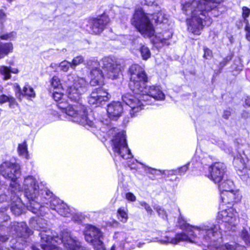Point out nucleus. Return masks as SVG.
Instances as JSON below:
<instances>
[{
  "mask_svg": "<svg viewBox=\"0 0 250 250\" xmlns=\"http://www.w3.org/2000/svg\"><path fill=\"white\" fill-rule=\"evenodd\" d=\"M7 197L5 194H2L0 195V202H3L5 201H7Z\"/></svg>",
  "mask_w": 250,
  "mask_h": 250,
  "instance_id": "52",
  "label": "nucleus"
},
{
  "mask_svg": "<svg viewBox=\"0 0 250 250\" xmlns=\"http://www.w3.org/2000/svg\"><path fill=\"white\" fill-rule=\"evenodd\" d=\"M83 235L86 241L92 245L95 250H105L104 237L98 228L87 225L83 231Z\"/></svg>",
  "mask_w": 250,
  "mask_h": 250,
  "instance_id": "13",
  "label": "nucleus"
},
{
  "mask_svg": "<svg viewBox=\"0 0 250 250\" xmlns=\"http://www.w3.org/2000/svg\"><path fill=\"white\" fill-rule=\"evenodd\" d=\"M18 151L19 155L26 159H28L29 155L27 151V145L25 142L19 145Z\"/></svg>",
  "mask_w": 250,
  "mask_h": 250,
  "instance_id": "30",
  "label": "nucleus"
},
{
  "mask_svg": "<svg viewBox=\"0 0 250 250\" xmlns=\"http://www.w3.org/2000/svg\"><path fill=\"white\" fill-rule=\"evenodd\" d=\"M71 219L75 222H79L81 220L80 217L77 214H74V213L72 211L71 216L70 217Z\"/></svg>",
  "mask_w": 250,
  "mask_h": 250,
  "instance_id": "50",
  "label": "nucleus"
},
{
  "mask_svg": "<svg viewBox=\"0 0 250 250\" xmlns=\"http://www.w3.org/2000/svg\"><path fill=\"white\" fill-rule=\"evenodd\" d=\"M72 79V77L71 76H68V81H70V79Z\"/></svg>",
  "mask_w": 250,
  "mask_h": 250,
  "instance_id": "60",
  "label": "nucleus"
},
{
  "mask_svg": "<svg viewBox=\"0 0 250 250\" xmlns=\"http://www.w3.org/2000/svg\"><path fill=\"white\" fill-rule=\"evenodd\" d=\"M6 210L5 207L0 210V226H3L2 223L7 221L9 219V217L4 213Z\"/></svg>",
  "mask_w": 250,
  "mask_h": 250,
  "instance_id": "37",
  "label": "nucleus"
},
{
  "mask_svg": "<svg viewBox=\"0 0 250 250\" xmlns=\"http://www.w3.org/2000/svg\"><path fill=\"white\" fill-rule=\"evenodd\" d=\"M29 224L31 227L41 231V246L43 250H52L55 248V245L52 244V241L55 236V232L46 227V220L41 218H32Z\"/></svg>",
  "mask_w": 250,
  "mask_h": 250,
  "instance_id": "8",
  "label": "nucleus"
},
{
  "mask_svg": "<svg viewBox=\"0 0 250 250\" xmlns=\"http://www.w3.org/2000/svg\"><path fill=\"white\" fill-rule=\"evenodd\" d=\"M16 193L14 192H11L12 194V197H11L10 200L12 203L10 205V209L11 211L16 215H20L22 211L23 204L20 198L16 195L18 192Z\"/></svg>",
  "mask_w": 250,
  "mask_h": 250,
  "instance_id": "25",
  "label": "nucleus"
},
{
  "mask_svg": "<svg viewBox=\"0 0 250 250\" xmlns=\"http://www.w3.org/2000/svg\"><path fill=\"white\" fill-rule=\"evenodd\" d=\"M13 49V44L11 42L0 44V59L12 52Z\"/></svg>",
  "mask_w": 250,
  "mask_h": 250,
  "instance_id": "26",
  "label": "nucleus"
},
{
  "mask_svg": "<svg viewBox=\"0 0 250 250\" xmlns=\"http://www.w3.org/2000/svg\"><path fill=\"white\" fill-rule=\"evenodd\" d=\"M0 173L6 179L11 180L10 190L12 192L16 193L21 190L20 185L16 180L20 175V166L10 162H5L0 166Z\"/></svg>",
  "mask_w": 250,
  "mask_h": 250,
  "instance_id": "10",
  "label": "nucleus"
},
{
  "mask_svg": "<svg viewBox=\"0 0 250 250\" xmlns=\"http://www.w3.org/2000/svg\"><path fill=\"white\" fill-rule=\"evenodd\" d=\"M67 208L68 209H62L63 211L65 213H66V215H62L63 217H69L71 216L72 215V210L70 209V208H69V207L67 205Z\"/></svg>",
  "mask_w": 250,
  "mask_h": 250,
  "instance_id": "48",
  "label": "nucleus"
},
{
  "mask_svg": "<svg viewBox=\"0 0 250 250\" xmlns=\"http://www.w3.org/2000/svg\"><path fill=\"white\" fill-rule=\"evenodd\" d=\"M59 67L62 71L67 72L70 67L71 68V63L67 61H63L59 64Z\"/></svg>",
  "mask_w": 250,
  "mask_h": 250,
  "instance_id": "38",
  "label": "nucleus"
},
{
  "mask_svg": "<svg viewBox=\"0 0 250 250\" xmlns=\"http://www.w3.org/2000/svg\"><path fill=\"white\" fill-rule=\"evenodd\" d=\"M109 22L108 17H98L93 18L89 24L93 33H100Z\"/></svg>",
  "mask_w": 250,
  "mask_h": 250,
  "instance_id": "21",
  "label": "nucleus"
},
{
  "mask_svg": "<svg viewBox=\"0 0 250 250\" xmlns=\"http://www.w3.org/2000/svg\"><path fill=\"white\" fill-rule=\"evenodd\" d=\"M224 247L227 250H239V246L233 243L232 244H226Z\"/></svg>",
  "mask_w": 250,
  "mask_h": 250,
  "instance_id": "44",
  "label": "nucleus"
},
{
  "mask_svg": "<svg viewBox=\"0 0 250 250\" xmlns=\"http://www.w3.org/2000/svg\"><path fill=\"white\" fill-rule=\"evenodd\" d=\"M145 243H141V242H139L138 244H137V247L138 248H141L143 246V245H144Z\"/></svg>",
  "mask_w": 250,
  "mask_h": 250,
  "instance_id": "59",
  "label": "nucleus"
},
{
  "mask_svg": "<svg viewBox=\"0 0 250 250\" xmlns=\"http://www.w3.org/2000/svg\"><path fill=\"white\" fill-rule=\"evenodd\" d=\"M22 189L28 200L27 208L34 214L43 216L50 208L56 210L60 215H66L62 209H68L67 205L60 199L53 196L46 189H41L35 178L31 176L24 178Z\"/></svg>",
  "mask_w": 250,
  "mask_h": 250,
  "instance_id": "1",
  "label": "nucleus"
},
{
  "mask_svg": "<svg viewBox=\"0 0 250 250\" xmlns=\"http://www.w3.org/2000/svg\"><path fill=\"white\" fill-rule=\"evenodd\" d=\"M224 0H193L186 2L182 6L184 14L191 16H205Z\"/></svg>",
  "mask_w": 250,
  "mask_h": 250,
  "instance_id": "7",
  "label": "nucleus"
},
{
  "mask_svg": "<svg viewBox=\"0 0 250 250\" xmlns=\"http://www.w3.org/2000/svg\"><path fill=\"white\" fill-rule=\"evenodd\" d=\"M9 238L7 235L0 233V250H3L4 248H6L5 243Z\"/></svg>",
  "mask_w": 250,
  "mask_h": 250,
  "instance_id": "40",
  "label": "nucleus"
},
{
  "mask_svg": "<svg viewBox=\"0 0 250 250\" xmlns=\"http://www.w3.org/2000/svg\"><path fill=\"white\" fill-rule=\"evenodd\" d=\"M199 239L202 244L207 247L218 248L222 242V233L218 225L206 222L200 225L188 228L182 233H177L175 237L170 238L167 235L156 237L152 240L148 239V242H158L162 244H171L176 245L180 242H189L198 243Z\"/></svg>",
  "mask_w": 250,
  "mask_h": 250,
  "instance_id": "2",
  "label": "nucleus"
},
{
  "mask_svg": "<svg viewBox=\"0 0 250 250\" xmlns=\"http://www.w3.org/2000/svg\"><path fill=\"white\" fill-rule=\"evenodd\" d=\"M111 131H112V132L113 131L115 132V131H116V128H114V129H112V130H111Z\"/></svg>",
  "mask_w": 250,
  "mask_h": 250,
  "instance_id": "61",
  "label": "nucleus"
},
{
  "mask_svg": "<svg viewBox=\"0 0 250 250\" xmlns=\"http://www.w3.org/2000/svg\"><path fill=\"white\" fill-rule=\"evenodd\" d=\"M233 165L239 170L244 168L250 169V160H248L246 155L243 153H239L234 158Z\"/></svg>",
  "mask_w": 250,
  "mask_h": 250,
  "instance_id": "24",
  "label": "nucleus"
},
{
  "mask_svg": "<svg viewBox=\"0 0 250 250\" xmlns=\"http://www.w3.org/2000/svg\"><path fill=\"white\" fill-rule=\"evenodd\" d=\"M52 241L55 245L52 250L58 248L57 245L62 243L67 250H89L83 247L79 239L67 229L62 230L60 237L55 236Z\"/></svg>",
  "mask_w": 250,
  "mask_h": 250,
  "instance_id": "11",
  "label": "nucleus"
},
{
  "mask_svg": "<svg viewBox=\"0 0 250 250\" xmlns=\"http://www.w3.org/2000/svg\"><path fill=\"white\" fill-rule=\"evenodd\" d=\"M84 59L83 56H78L73 59L71 63V68L74 69L75 67L83 62Z\"/></svg>",
  "mask_w": 250,
  "mask_h": 250,
  "instance_id": "35",
  "label": "nucleus"
},
{
  "mask_svg": "<svg viewBox=\"0 0 250 250\" xmlns=\"http://www.w3.org/2000/svg\"><path fill=\"white\" fill-rule=\"evenodd\" d=\"M144 89L140 93L134 95L126 93L122 96V100L130 107V114L132 117L144 108L145 103L150 104L151 99L155 100H163L165 94L158 86H143Z\"/></svg>",
  "mask_w": 250,
  "mask_h": 250,
  "instance_id": "4",
  "label": "nucleus"
},
{
  "mask_svg": "<svg viewBox=\"0 0 250 250\" xmlns=\"http://www.w3.org/2000/svg\"><path fill=\"white\" fill-rule=\"evenodd\" d=\"M107 113L109 118L117 120L123 112V107L119 102H112L107 106Z\"/></svg>",
  "mask_w": 250,
  "mask_h": 250,
  "instance_id": "23",
  "label": "nucleus"
},
{
  "mask_svg": "<svg viewBox=\"0 0 250 250\" xmlns=\"http://www.w3.org/2000/svg\"><path fill=\"white\" fill-rule=\"evenodd\" d=\"M51 85L54 88L60 90L62 88V84L60 79L57 76H54L51 81Z\"/></svg>",
  "mask_w": 250,
  "mask_h": 250,
  "instance_id": "36",
  "label": "nucleus"
},
{
  "mask_svg": "<svg viewBox=\"0 0 250 250\" xmlns=\"http://www.w3.org/2000/svg\"><path fill=\"white\" fill-rule=\"evenodd\" d=\"M118 219L122 222H126L128 219V215L125 208H120L118 210Z\"/></svg>",
  "mask_w": 250,
  "mask_h": 250,
  "instance_id": "34",
  "label": "nucleus"
},
{
  "mask_svg": "<svg viewBox=\"0 0 250 250\" xmlns=\"http://www.w3.org/2000/svg\"><path fill=\"white\" fill-rule=\"evenodd\" d=\"M110 99L108 93L102 88L94 89L88 97V103L91 105L99 106Z\"/></svg>",
  "mask_w": 250,
  "mask_h": 250,
  "instance_id": "20",
  "label": "nucleus"
},
{
  "mask_svg": "<svg viewBox=\"0 0 250 250\" xmlns=\"http://www.w3.org/2000/svg\"><path fill=\"white\" fill-rule=\"evenodd\" d=\"M112 150L116 155L123 159L133 157L130 150L127 146L126 137L124 131L118 132L112 140Z\"/></svg>",
  "mask_w": 250,
  "mask_h": 250,
  "instance_id": "14",
  "label": "nucleus"
},
{
  "mask_svg": "<svg viewBox=\"0 0 250 250\" xmlns=\"http://www.w3.org/2000/svg\"><path fill=\"white\" fill-rule=\"evenodd\" d=\"M35 250H39V249H35Z\"/></svg>",
  "mask_w": 250,
  "mask_h": 250,
  "instance_id": "62",
  "label": "nucleus"
},
{
  "mask_svg": "<svg viewBox=\"0 0 250 250\" xmlns=\"http://www.w3.org/2000/svg\"><path fill=\"white\" fill-rule=\"evenodd\" d=\"M7 249L8 250H22V247L16 238H12L10 241Z\"/></svg>",
  "mask_w": 250,
  "mask_h": 250,
  "instance_id": "31",
  "label": "nucleus"
},
{
  "mask_svg": "<svg viewBox=\"0 0 250 250\" xmlns=\"http://www.w3.org/2000/svg\"><path fill=\"white\" fill-rule=\"evenodd\" d=\"M250 14V9L246 6L242 8L243 16H249Z\"/></svg>",
  "mask_w": 250,
  "mask_h": 250,
  "instance_id": "49",
  "label": "nucleus"
},
{
  "mask_svg": "<svg viewBox=\"0 0 250 250\" xmlns=\"http://www.w3.org/2000/svg\"><path fill=\"white\" fill-rule=\"evenodd\" d=\"M217 184L223 203L231 204L240 201L241 195L239 191L233 189L234 186L233 182L227 179V177L224 180Z\"/></svg>",
  "mask_w": 250,
  "mask_h": 250,
  "instance_id": "12",
  "label": "nucleus"
},
{
  "mask_svg": "<svg viewBox=\"0 0 250 250\" xmlns=\"http://www.w3.org/2000/svg\"><path fill=\"white\" fill-rule=\"evenodd\" d=\"M6 102L9 103V106L12 107L16 104L15 99L12 96L2 95L0 96V104H3Z\"/></svg>",
  "mask_w": 250,
  "mask_h": 250,
  "instance_id": "33",
  "label": "nucleus"
},
{
  "mask_svg": "<svg viewBox=\"0 0 250 250\" xmlns=\"http://www.w3.org/2000/svg\"><path fill=\"white\" fill-rule=\"evenodd\" d=\"M126 199L130 201L134 202L136 200V196L131 192H128L125 195Z\"/></svg>",
  "mask_w": 250,
  "mask_h": 250,
  "instance_id": "47",
  "label": "nucleus"
},
{
  "mask_svg": "<svg viewBox=\"0 0 250 250\" xmlns=\"http://www.w3.org/2000/svg\"><path fill=\"white\" fill-rule=\"evenodd\" d=\"M0 72L3 76L4 80H8L11 78V73L16 74L18 72V70L16 68H11L5 66H1L0 67Z\"/></svg>",
  "mask_w": 250,
  "mask_h": 250,
  "instance_id": "27",
  "label": "nucleus"
},
{
  "mask_svg": "<svg viewBox=\"0 0 250 250\" xmlns=\"http://www.w3.org/2000/svg\"><path fill=\"white\" fill-rule=\"evenodd\" d=\"M217 219L225 223L224 226L226 228V231H234L239 221L237 212L232 208H229L219 211L217 215Z\"/></svg>",
  "mask_w": 250,
  "mask_h": 250,
  "instance_id": "16",
  "label": "nucleus"
},
{
  "mask_svg": "<svg viewBox=\"0 0 250 250\" xmlns=\"http://www.w3.org/2000/svg\"><path fill=\"white\" fill-rule=\"evenodd\" d=\"M130 82L129 86L134 94L142 91L147 81L144 69L138 64L132 65L129 69Z\"/></svg>",
  "mask_w": 250,
  "mask_h": 250,
  "instance_id": "9",
  "label": "nucleus"
},
{
  "mask_svg": "<svg viewBox=\"0 0 250 250\" xmlns=\"http://www.w3.org/2000/svg\"><path fill=\"white\" fill-rule=\"evenodd\" d=\"M17 88L19 89L20 93L22 95L26 96L29 97H35V93L34 91V89L29 85H25L23 88L22 91L21 90L19 85H17Z\"/></svg>",
  "mask_w": 250,
  "mask_h": 250,
  "instance_id": "28",
  "label": "nucleus"
},
{
  "mask_svg": "<svg viewBox=\"0 0 250 250\" xmlns=\"http://www.w3.org/2000/svg\"><path fill=\"white\" fill-rule=\"evenodd\" d=\"M134 16H146L143 8L140 6H137L135 9Z\"/></svg>",
  "mask_w": 250,
  "mask_h": 250,
  "instance_id": "43",
  "label": "nucleus"
},
{
  "mask_svg": "<svg viewBox=\"0 0 250 250\" xmlns=\"http://www.w3.org/2000/svg\"><path fill=\"white\" fill-rule=\"evenodd\" d=\"M145 3L148 5H152L154 4V1H147L146 0V2Z\"/></svg>",
  "mask_w": 250,
  "mask_h": 250,
  "instance_id": "58",
  "label": "nucleus"
},
{
  "mask_svg": "<svg viewBox=\"0 0 250 250\" xmlns=\"http://www.w3.org/2000/svg\"><path fill=\"white\" fill-rule=\"evenodd\" d=\"M16 37V32L13 31L8 34L1 35L0 38L4 40H14Z\"/></svg>",
  "mask_w": 250,
  "mask_h": 250,
  "instance_id": "39",
  "label": "nucleus"
},
{
  "mask_svg": "<svg viewBox=\"0 0 250 250\" xmlns=\"http://www.w3.org/2000/svg\"><path fill=\"white\" fill-rule=\"evenodd\" d=\"M53 97L55 101L58 102V108L62 112H65L68 116L73 117L74 122L86 127L94 126L93 117L91 114L87 113L86 107L84 105L79 103L74 105H68L65 101L64 95L61 92L54 91Z\"/></svg>",
  "mask_w": 250,
  "mask_h": 250,
  "instance_id": "5",
  "label": "nucleus"
},
{
  "mask_svg": "<svg viewBox=\"0 0 250 250\" xmlns=\"http://www.w3.org/2000/svg\"><path fill=\"white\" fill-rule=\"evenodd\" d=\"M212 22L210 17H205L204 19L200 17H190L187 20L188 29L195 35H200L204 26H209Z\"/></svg>",
  "mask_w": 250,
  "mask_h": 250,
  "instance_id": "17",
  "label": "nucleus"
},
{
  "mask_svg": "<svg viewBox=\"0 0 250 250\" xmlns=\"http://www.w3.org/2000/svg\"><path fill=\"white\" fill-rule=\"evenodd\" d=\"M153 171H154V172H151V173H153V174H159V173L160 174H164L165 173V171H162V170H154V169H152Z\"/></svg>",
  "mask_w": 250,
  "mask_h": 250,
  "instance_id": "55",
  "label": "nucleus"
},
{
  "mask_svg": "<svg viewBox=\"0 0 250 250\" xmlns=\"http://www.w3.org/2000/svg\"><path fill=\"white\" fill-rule=\"evenodd\" d=\"M245 104L248 106H250V97L247 96L245 99Z\"/></svg>",
  "mask_w": 250,
  "mask_h": 250,
  "instance_id": "56",
  "label": "nucleus"
},
{
  "mask_svg": "<svg viewBox=\"0 0 250 250\" xmlns=\"http://www.w3.org/2000/svg\"><path fill=\"white\" fill-rule=\"evenodd\" d=\"M204 57L206 58V59H208L209 58H211L212 56V52L211 50H210L209 49L204 47Z\"/></svg>",
  "mask_w": 250,
  "mask_h": 250,
  "instance_id": "45",
  "label": "nucleus"
},
{
  "mask_svg": "<svg viewBox=\"0 0 250 250\" xmlns=\"http://www.w3.org/2000/svg\"><path fill=\"white\" fill-rule=\"evenodd\" d=\"M244 21L246 23V26L245 27L246 38L248 41H250V25L246 19H244Z\"/></svg>",
  "mask_w": 250,
  "mask_h": 250,
  "instance_id": "41",
  "label": "nucleus"
},
{
  "mask_svg": "<svg viewBox=\"0 0 250 250\" xmlns=\"http://www.w3.org/2000/svg\"><path fill=\"white\" fill-rule=\"evenodd\" d=\"M154 208L158 212L159 216L163 219L167 218L166 211L159 206H154Z\"/></svg>",
  "mask_w": 250,
  "mask_h": 250,
  "instance_id": "42",
  "label": "nucleus"
},
{
  "mask_svg": "<svg viewBox=\"0 0 250 250\" xmlns=\"http://www.w3.org/2000/svg\"><path fill=\"white\" fill-rule=\"evenodd\" d=\"M6 8H4V9H0V16H5L6 14L5 12Z\"/></svg>",
  "mask_w": 250,
  "mask_h": 250,
  "instance_id": "57",
  "label": "nucleus"
},
{
  "mask_svg": "<svg viewBox=\"0 0 250 250\" xmlns=\"http://www.w3.org/2000/svg\"><path fill=\"white\" fill-rule=\"evenodd\" d=\"M196 159H197V156L195 155L190 163H188L186 165H184V166L178 168L177 169L172 170L169 171L170 173L173 174L175 175L178 174L179 175H182L184 174L188 169V166L191 163H192L193 165L194 160H196Z\"/></svg>",
  "mask_w": 250,
  "mask_h": 250,
  "instance_id": "29",
  "label": "nucleus"
},
{
  "mask_svg": "<svg viewBox=\"0 0 250 250\" xmlns=\"http://www.w3.org/2000/svg\"><path fill=\"white\" fill-rule=\"evenodd\" d=\"M226 166L222 163H215L209 167L208 177L215 184H219L226 178Z\"/></svg>",
  "mask_w": 250,
  "mask_h": 250,
  "instance_id": "18",
  "label": "nucleus"
},
{
  "mask_svg": "<svg viewBox=\"0 0 250 250\" xmlns=\"http://www.w3.org/2000/svg\"><path fill=\"white\" fill-rule=\"evenodd\" d=\"M230 115V112L229 110H226L224 111L223 117L225 119H228Z\"/></svg>",
  "mask_w": 250,
  "mask_h": 250,
  "instance_id": "53",
  "label": "nucleus"
},
{
  "mask_svg": "<svg viewBox=\"0 0 250 250\" xmlns=\"http://www.w3.org/2000/svg\"><path fill=\"white\" fill-rule=\"evenodd\" d=\"M114 238L117 239V243L112 246L110 250H124L125 243H129L131 241L129 235L124 232H116Z\"/></svg>",
  "mask_w": 250,
  "mask_h": 250,
  "instance_id": "22",
  "label": "nucleus"
},
{
  "mask_svg": "<svg viewBox=\"0 0 250 250\" xmlns=\"http://www.w3.org/2000/svg\"><path fill=\"white\" fill-rule=\"evenodd\" d=\"M140 204L144 207L146 211L148 213L151 214L152 212V210L150 207L149 205H148L145 202H140Z\"/></svg>",
  "mask_w": 250,
  "mask_h": 250,
  "instance_id": "46",
  "label": "nucleus"
},
{
  "mask_svg": "<svg viewBox=\"0 0 250 250\" xmlns=\"http://www.w3.org/2000/svg\"><path fill=\"white\" fill-rule=\"evenodd\" d=\"M139 52L141 54L142 58L144 60H148L151 56V53L149 49L145 45H142L140 49Z\"/></svg>",
  "mask_w": 250,
  "mask_h": 250,
  "instance_id": "32",
  "label": "nucleus"
},
{
  "mask_svg": "<svg viewBox=\"0 0 250 250\" xmlns=\"http://www.w3.org/2000/svg\"><path fill=\"white\" fill-rule=\"evenodd\" d=\"M86 64L90 70V84L92 86L103 84L104 75L112 80L117 79L120 72V65L110 57H104L100 62L89 60Z\"/></svg>",
  "mask_w": 250,
  "mask_h": 250,
  "instance_id": "3",
  "label": "nucleus"
},
{
  "mask_svg": "<svg viewBox=\"0 0 250 250\" xmlns=\"http://www.w3.org/2000/svg\"><path fill=\"white\" fill-rule=\"evenodd\" d=\"M9 234H11L13 237H26L32 234V231L30 229L24 222H13L10 227L7 229Z\"/></svg>",
  "mask_w": 250,
  "mask_h": 250,
  "instance_id": "19",
  "label": "nucleus"
},
{
  "mask_svg": "<svg viewBox=\"0 0 250 250\" xmlns=\"http://www.w3.org/2000/svg\"><path fill=\"white\" fill-rule=\"evenodd\" d=\"M6 21L5 17H0V26L2 28L3 23Z\"/></svg>",
  "mask_w": 250,
  "mask_h": 250,
  "instance_id": "54",
  "label": "nucleus"
},
{
  "mask_svg": "<svg viewBox=\"0 0 250 250\" xmlns=\"http://www.w3.org/2000/svg\"><path fill=\"white\" fill-rule=\"evenodd\" d=\"M131 23L138 31L144 37L151 38L154 36L155 43L161 42L163 44H168L167 40L170 38L172 34L168 35L167 38L161 34L155 35V30L148 17H133L131 20Z\"/></svg>",
  "mask_w": 250,
  "mask_h": 250,
  "instance_id": "6",
  "label": "nucleus"
},
{
  "mask_svg": "<svg viewBox=\"0 0 250 250\" xmlns=\"http://www.w3.org/2000/svg\"><path fill=\"white\" fill-rule=\"evenodd\" d=\"M156 19H154L156 22L157 23H161L163 22V20H165V17H156Z\"/></svg>",
  "mask_w": 250,
  "mask_h": 250,
  "instance_id": "51",
  "label": "nucleus"
},
{
  "mask_svg": "<svg viewBox=\"0 0 250 250\" xmlns=\"http://www.w3.org/2000/svg\"><path fill=\"white\" fill-rule=\"evenodd\" d=\"M88 83L83 78L77 77L74 80L73 84L67 89L68 98L72 101L78 102L81 95L87 90Z\"/></svg>",
  "mask_w": 250,
  "mask_h": 250,
  "instance_id": "15",
  "label": "nucleus"
}]
</instances>
